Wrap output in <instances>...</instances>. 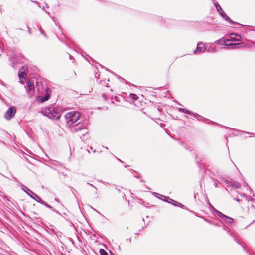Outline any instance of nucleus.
<instances>
[{"label": "nucleus", "instance_id": "nucleus-1", "mask_svg": "<svg viewBox=\"0 0 255 255\" xmlns=\"http://www.w3.org/2000/svg\"><path fill=\"white\" fill-rule=\"evenodd\" d=\"M42 114L52 120H58L61 116V113L57 109L49 107L41 110Z\"/></svg>", "mask_w": 255, "mask_h": 255}, {"label": "nucleus", "instance_id": "nucleus-2", "mask_svg": "<svg viewBox=\"0 0 255 255\" xmlns=\"http://www.w3.org/2000/svg\"><path fill=\"white\" fill-rule=\"evenodd\" d=\"M80 115V113L78 111L67 113L64 116L67 125L69 127L72 126L79 119Z\"/></svg>", "mask_w": 255, "mask_h": 255}, {"label": "nucleus", "instance_id": "nucleus-3", "mask_svg": "<svg viewBox=\"0 0 255 255\" xmlns=\"http://www.w3.org/2000/svg\"><path fill=\"white\" fill-rule=\"evenodd\" d=\"M215 6L217 9V11L219 13L220 15L227 21L229 22L230 24H233L235 23V22L232 21L229 17H228L226 13L223 11L221 7L219 5L218 3H215Z\"/></svg>", "mask_w": 255, "mask_h": 255}, {"label": "nucleus", "instance_id": "nucleus-4", "mask_svg": "<svg viewBox=\"0 0 255 255\" xmlns=\"http://www.w3.org/2000/svg\"><path fill=\"white\" fill-rule=\"evenodd\" d=\"M16 108L14 106L10 107L8 110L5 112L4 117L6 120H10L15 115L16 113Z\"/></svg>", "mask_w": 255, "mask_h": 255}, {"label": "nucleus", "instance_id": "nucleus-5", "mask_svg": "<svg viewBox=\"0 0 255 255\" xmlns=\"http://www.w3.org/2000/svg\"><path fill=\"white\" fill-rule=\"evenodd\" d=\"M71 127V131L72 132H75L82 130H85V133L86 132V129L85 128V126L81 122H78L76 124H74Z\"/></svg>", "mask_w": 255, "mask_h": 255}, {"label": "nucleus", "instance_id": "nucleus-6", "mask_svg": "<svg viewBox=\"0 0 255 255\" xmlns=\"http://www.w3.org/2000/svg\"><path fill=\"white\" fill-rule=\"evenodd\" d=\"M27 75V67L25 66H22L18 72V77L20 80V82L21 83H23L24 81L26 79Z\"/></svg>", "mask_w": 255, "mask_h": 255}, {"label": "nucleus", "instance_id": "nucleus-7", "mask_svg": "<svg viewBox=\"0 0 255 255\" xmlns=\"http://www.w3.org/2000/svg\"><path fill=\"white\" fill-rule=\"evenodd\" d=\"M206 50L205 45L202 42L198 43L196 49L194 51L195 54H199L202 53Z\"/></svg>", "mask_w": 255, "mask_h": 255}, {"label": "nucleus", "instance_id": "nucleus-8", "mask_svg": "<svg viewBox=\"0 0 255 255\" xmlns=\"http://www.w3.org/2000/svg\"><path fill=\"white\" fill-rule=\"evenodd\" d=\"M28 89L27 91L29 95H32L34 91V86L33 83H31V81H28L27 82Z\"/></svg>", "mask_w": 255, "mask_h": 255}, {"label": "nucleus", "instance_id": "nucleus-9", "mask_svg": "<svg viewBox=\"0 0 255 255\" xmlns=\"http://www.w3.org/2000/svg\"><path fill=\"white\" fill-rule=\"evenodd\" d=\"M35 195L36 198H34V200L35 201H36L37 202L41 203V204L46 206L47 207L49 208L50 209H52V207L51 206L48 204L44 201H43L42 200H41V199L40 198V197L39 196H38L37 195Z\"/></svg>", "mask_w": 255, "mask_h": 255}, {"label": "nucleus", "instance_id": "nucleus-10", "mask_svg": "<svg viewBox=\"0 0 255 255\" xmlns=\"http://www.w3.org/2000/svg\"><path fill=\"white\" fill-rule=\"evenodd\" d=\"M178 109L180 112H181L182 113L193 115L195 116V117L198 118V120H199V117H201V116L198 115L197 113H193L191 111H189L188 110H186V109H183L182 108H178Z\"/></svg>", "mask_w": 255, "mask_h": 255}, {"label": "nucleus", "instance_id": "nucleus-11", "mask_svg": "<svg viewBox=\"0 0 255 255\" xmlns=\"http://www.w3.org/2000/svg\"><path fill=\"white\" fill-rule=\"evenodd\" d=\"M230 37L232 40L237 41H240L241 38L240 35L234 33H232L230 35Z\"/></svg>", "mask_w": 255, "mask_h": 255}, {"label": "nucleus", "instance_id": "nucleus-12", "mask_svg": "<svg viewBox=\"0 0 255 255\" xmlns=\"http://www.w3.org/2000/svg\"><path fill=\"white\" fill-rule=\"evenodd\" d=\"M229 183H230V185L232 187H234L235 188L238 189V188H240V187H241L240 184L236 181L232 180V181H230Z\"/></svg>", "mask_w": 255, "mask_h": 255}, {"label": "nucleus", "instance_id": "nucleus-13", "mask_svg": "<svg viewBox=\"0 0 255 255\" xmlns=\"http://www.w3.org/2000/svg\"><path fill=\"white\" fill-rule=\"evenodd\" d=\"M216 214L217 215L221 218L223 220V219H224L225 218H227V216L225 215L224 214H223L222 213H221V212L218 211V210H216Z\"/></svg>", "mask_w": 255, "mask_h": 255}, {"label": "nucleus", "instance_id": "nucleus-14", "mask_svg": "<svg viewBox=\"0 0 255 255\" xmlns=\"http://www.w3.org/2000/svg\"><path fill=\"white\" fill-rule=\"evenodd\" d=\"M223 220L225 222H226L228 224H231L234 221V220L232 218H231V217H229L228 216H227V218H225L224 219H223Z\"/></svg>", "mask_w": 255, "mask_h": 255}, {"label": "nucleus", "instance_id": "nucleus-15", "mask_svg": "<svg viewBox=\"0 0 255 255\" xmlns=\"http://www.w3.org/2000/svg\"><path fill=\"white\" fill-rule=\"evenodd\" d=\"M227 42H229V43H227V44H226V46H236V45L239 44V43H234L232 42H230V40H227Z\"/></svg>", "mask_w": 255, "mask_h": 255}, {"label": "nucleus", "instance_id": "nucleus-16", "mask_svg": "<svg viewBox=\"0 0 255 255\" xmlns=\"http://www.w3.org/2000/svg\"><path fill=\"white\" fill-rule=\"evenodd\" d=\"M216 42L217 44H219L221 45H226V44H227V41H226L225 40H220L219 41H216Z\"/></svg>", "mask_w": 255, "mask_h": 255}, {"label": "nucleus", "instance_id": "nucleus-17", "mask_svg": "<svg viewBox=\"0 0 255 255\" xmlns=\"http://www.w3.org/2000/svg\"><path fill=\"white\" fill-rule=\"evenodd\" d=\"M49 97H50L48 93H46V94L45 95V96L42 98V100L43 102L46 101L47 100H48Z\"/></svg>", "mask_w": 255, "mask_h": 255}, {"label": "nucleus", "instance_id": "nucleus-18", "mask_svg": "<svg viewBox=\"0 0 255 255\" xmlns=\"http://www.w3.org/2000/svg\"><path fill=\"white\" fill-rule=\"evenodd\" d=\"M100 253L101 255H108L107 252L104 249H100Z\"/></svg>", "mask_w": 255, "mask_h": 255}, {"label": "nucleus", "instance_id": "nucleus-19", "mask_svg": "<svg viewBox=\"0 0 255 255\" xmlns=\"http://www.w3.org/2000/svg\"><path fill=\"white\" fill-rule=\"evenodd\" d=\"M130 97L132 99H134V100H136L138 98L136 94H130Z\"/></svg>", "mask_w": 255, "mask_h": 255}, {"label": "nucleus", "instance_id": "nucleus-20", "mask_svg": "<svg viewBox=\"0 0 255 255\" xmlns=\"http://www.w3.org/2000/svg\"><path fill=\"white\" fill-rule=\"evenodd\" d=\"M30 192H31V193H32V194H33V195H34V196H33V195H31V194H29V193H27V194H28V195H29L31 198H32V199H34V198H36L35 195H36V194H35V193H33L32 191H30Z\"/></svg>", "mask_w": 255, "mask_h": 255}, {"label": "nucleus", "instance_id": "nucleus-21", "mask_svg": "<svg viewBox=\"0 0 255 255\" xmlns=\"http://www.w3.org/2000/svg\"><path fill=\"white\" fill-rule=\"evenodd\" d=\"M172 201H174L175 203L174 204L176 206H179V207H183V205L181 204V203H179V202H177L175 201H174L173 200H172Z\"/></svg>", "mask_w": 255, "mask_h": 255}, {"label": "nucleus", "instance_id": "nucleus-22", "mask_svg": "<svg viewBox=\"0 0 255 255\" xmlns=\"http://www.w3.org/2000/svg\"><path fill=\"white\" fill-rule=\"evenodd\" d=\"M22 190L25 192H26L27 194V192L25 190V189H27V190L28 191H29L30 192L31 190H30V189H29L28 188H27L26 186H24V185H22Z\"/></svg>", "mask_w": 255, "mask_h": 255}, {"label": "nucleus", "instance_id": "nucleus-23", "mask_svg": "<svg viewBox=\"0 0 255 255\" xmlns=\"http://www.w3.org/2000/svg\"><path fill=\"white\" fill-rule=\"evenodd\" d=\"M39 30L42 34H43L45 37H47L46 33L44 32V30L42 29V28H40Z\"/></svg>", "mask_w": 255, "mask_h": 255}, {"label": "nucleus", "instance_id": "nucleus-24", "mask_svg": "<svg viewBox=\"0 0 255 255\" xmlns=\"http://www.w3.org/2000/svg\"><path fill=\"white\" fill-rule=\"evenodd\" d=\"M88 184L90 185V186H91L93 188H94L95 189V192L96 193H97V189L96 187H95L93 184H90L89 183H87Z\"/></svg>", "mask_w": 255, "mask_h": 255}, {"label": "nucleus", "instance_id": "nucleus-25", "mask_svg": "<svg viewBox=\"0 0 255 255\" xmlns=\"http://www.w3.org/2000/svg\"><path fill=\"white\" fill-rule=\"evenodd\" d=\"M51 210H52L53 212H54L55 213H57V214H59V212L57 210H56V209H54L53 207H52V209H51Z\"/></svg>", "mask_w": 255, "mask_h": 255}, {"label": "nucleus", "instance_id": "nucleus-26", "mask_svg": "<svg viewBox=\"0 0 255 255\" xmlns=\"http://www.w3.org/2000/svg\"><path fill=\"white\" fill-rule=\"evenodd\" d=\"M210 52H214L216 51V48L215 47H213V48H212L210 51Z\"/></svg>", "mask_w": 255, "mask_h": 255}, {"label": "nucleus", "instance_id": "nucleus-27", "mask_svg": "<svg viewBox=\"0 0 255 255\" xmlns=\"http://www.w3.org/2000/svg\"><path fill=\"white\" fill-rule=\"evenodd\" d=\"M214 186H215V187H218V184H217V183L215 182V183H214Z\"/></svg>", "mask_w": 255, "mask_h": 255}, {"label": "nucleus", "instance_id": "nucleus-28", "mask_svg": "<svg viewBox=\"0 0 255 255\" xmlns=\"http://www.w3.org/2000/svg\"><path fill=\"white\" fill-rule=\"evenodd\" d=\"M55 201L59 203L60 202V200L58 198H55Z\"/></svg>", "mask_w": 255, "mask_h": 255}, {"label": "nucleus", "instance_id": "nucleus-29", "mask_svg": "<svg viewBox=\"0 0 255 255\" xmlns=\"http://www.w3.org/2000/svg\"><path fill=\"white\" fill-rule=\"evenodd\" d=\"M153 194L154 195H155V196H156L157 195H158V193H156V192H154V193H153Z\"/></svg>", "mask_w": 255, "mask_h": 255}, {"label": "nucleus", "instance_id": "nucleus-30", "mask_svg": "<svg viewBox=\"0 0 255 255\" xmlns=\"http://www.w3.org/2000/svg\"><path fill=\"white\" fill-rule=\"evenodd\" d=\"M12 178H13V179L15 181H16V178L15 177H12Z\"/></svg>", "mask_w": 255, "mask_h": 255}, {"label": "nucleus", "instance_id": "nucleus-31", "mask_svg": "<svg viewBox=\"0 0 255 255\" xmlns=\"http://www.w3.org/2000/svg\"><path fill=\"white\" fill-rule=\"evenodd\" d=\"M165 201L167 202H169V203H170V202H169L168 201H167V200H164Z\"/></svg>", "mask_w": 255, "mask_h": 255}]
</instances>
